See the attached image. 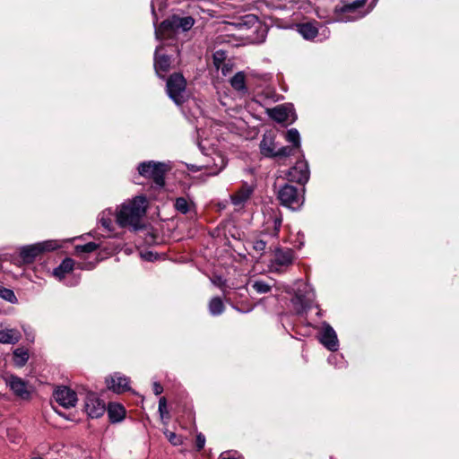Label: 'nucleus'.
Masks as SVG:
<instances>
[{
	"label": "nucleus",
	"instance_id": "obj_17",
	"mask_svg": "<svg viewBox=\"0 0 459 459\" xmlns=\"http://www.w3.org/2000/svg\"><path fill=\"white\" fill-rule=\"evenodd\" d=\"M238 30H245L254 29L257 30L258 27L261 26L260 22L256 15L247 14L240 17L238 21L231 23Z\"/></svg>",
	"mask_w": 459,
	"mask_h": 459
},
{
	"label": "nucleus",
	"instance_id": "obj_8",
	"mask_svg": "<svg viewBox=\"0 0 459 459\" xmlns=\"http://www.w3.org/2000/svg\"><path fill=\"white\" fill-rule=\"evenodd\" d=\"M4 381L17 398L24 401L30 400L33 389L27 381L14 375L6 376Z\"/></svg>",
	"mask_w": 459,
	"mask_h": 459
},
{
	"label": "nucleus",
	"instance_id": "obj_15",
	"mask_svg": "<svg viewBox=\"0 0 459 459\" xmlns=\"http://www.w3.org/2000/svg\"><path fill=\"white\" fill-rule=\"evenodd\" d=\"M253 194V188L245 184L231 195V202L237 210L244 207Z\"/></svg>",
	"mask_w": 459,
	"mask_h": 459
},
{
	"label": "nucleus",
	"instance_id": "obj_35",
	"mask_svg": "<svg viewBox=\"0 0 459 459\" xmlns=\"http://www.w3.org/2000/svg\"><path fill=\"white\" fill-rule=\"evenodd\" d=\"M252 287L259 294L268 293L271 290V286L263 281H255Z\"/></svg>",
	"mask_w": 459,
	"mask_h": 459
},
{
	"label": "nucleus",
	"instance_id": "obj_25",
	"mask_svg": "<svg viewBox=\"0 0 459 459\" xmlns=\"http://www.w3.org/2000/svg\"><path fill=\"white\" fill-rule=\"evenodd\" d=\"M212 160L213 165L206 164V168L210 169L209 175L216 176L226 167L227 160L221 154H216Z\"/></svg>",
	"mask_w": 459,
	"mask_h": 459
},
{
	"label": "nucleus",
	"instance_id": "obj_27",
	"mask_svg": "<svg viewBox=\"0 0 459 459\" xmlns=\"http://www.w3.org/2000/svg\"><path fill=\"white\" fill-rule=\"evenodd\" d=\"M99 221L108 232L113 231V214L110 210L103 211L99 215Z\"/></svg>",
	"mask_w": 459,
	"mask_h": 459
},
{
	"label": "nucleus",
	"instance_id": "obj_41",
	"mask_svg": "<svg viewBox=\"0 0 459 459\" xmlns=\"http://www.w3.org/2000/svg\"><path fill=\"white\" fill-rule=\"evenodd\" d=\"M266 247V242L263 239H255L253 242V248L259 253L264 252Z\"/></svg>",
	"mask_w": 459,
	"mask_h": 459
},
{
	"label": "nucleus",
	"instance_id": "obj_10",
	"mask_svg": "<svg viewBox=\"0 0 459 459\" xmlns=\"http://www.w3.org/2000/svg\"><path fill=\"white\" fill-rule=\"evenodd\" d=\"M294 252L290 248L281 249L276 248L274 258L272 260L270 268L272 272L282 273L283 268L289 267L293 264Z\"/></svg>",
	"mask_w": 459,
	"mask_h": 459
},
{
	"label": "nucleus",
	"instance_id": "obj_31",
	"mask_svg": "<svg viewBox=\"0 0 459 459\" xmlns=\"http://www.w3.org/2000/svg\"><path fill=\"white\" fill-rule=\"evenodd\" d=\"M292 303L298 314H301L310 307V304L305 301L299 294H296L292 299Z\"/></svg>",
	"mask_w": 459,
	"mask_h": 459
},
{
	"label": "nucleus",
	"instance_id": "obj_36",
	"mask_svg": "<svg viewBox=\"0 0 459 459\" xmlns=\"http://www.w3.org/2000/svg\"><path fill=\"white\" fill-rule=\"evenodd\" d=\"M98 245L94 242H89L84 245H78L75 247V251L77 253H91L98 248Z\"/></svg>",
	"mask_w": 459,
	"mask_h": 459
},
{
	"label": "nucleus",
	"instance_id": "obj_20",
	"mask_svg": "<svg viewBox=\"0 0 459 459\" xmlns=\"http://www.w3.org/2000/svg\"><path fill=\"white\" fill-rule=\"evenodd\" d=\"M317 22H305L298 24L299 33L307 40L314 39L318 34Z\"/></svg>",
	"mask_w": 459,
	"mask_h": 459
},
{
	"label": "nucleus",
	"instance_id": "obj_29",
	"mask_svg": "<svg viewBox=\"0 0 459 459\" xmlns=\"http://www.w3.org/2000/svg\"><path fill=\"white\" fill-rule=\"evenodd\" d=\"M228 60V53L219 49L212 54V64L214 68L219 71L220 67Z\"/></svg>",
	"mask_w": 459,
	"mask_h": 459
},
{
	"label": "nucleus",
	"instance_id": "obj_21",
	"mask_svg": "<svg viewBox=\"0 0 459 459\" xmlns=\"http://www.w3.org/2000/svg\"><path fill=\"white\" fill-rule=\"evenodd\" d=\"M106 411L111 422H119L126 415L125 408L118 403H109Z\"/></svg>",
	"mask_w": 459,
	"mask_h": 459
},
{
	"label": "nucleus",
	"instance_id": "obj_4",
	"mask_svg": "<svg viewBox=\"0 0 459 459\" xmlns=\"http://www.w3.org/2000/svg\"><path fill=\"white\" fill-rule=\"evenodd\" d=\"M166 91L175 104L181 105L186 100V81L181 74L169 75L166 83Z\"/></svg>",
	"mask_w": 459,
	"mask_h": 459
},
{
	"label": "nucleus",
	"instance_id": "obj_14",
	"mask_svg": "<svg viewBox=\"0 0 459 459\" xmlns=\"http://www.w3.org/2000/svg\"><path fill=\"white\" fill-rule=\"evenodd\" d=\"M108 389L120 394L129 390V379L118 373H115L106 379Z\"/></svg>",
	"mask_w": 459,
	"mask_h": 459
},
{
	"label": "nucleus",
	"instance_id": "obj_26",
	"mask_svg": "<svg viewBox=\"0 0 459 459\" xmlns=\"http://www.w3.org/2000/svg\"><path fill=\"white\" fill-rule=\"evenodd\" d=\"M20 340L19 333L14 329L0 330V342L14 344Z\"/></svg>",
	"mask_w": 459,
	"mask_h": 459
},
{
	"label": "nucleus",
	"instance_id": "obj_16",
	"mask_svg": "<svg viewBox=\"0 0 459 459\" xmlns=\"http://www.w3.org/2000/svg\"><path fill=\"white\" fill-rule=\"evenodd\" d=\"M78 398L76 393L65 385H59V406L64 408L74 407Z\"/></svg>",
	"mask_w": 459,
	"mask_h": 459
},
{
	"label": "nucleus",
	"instance_id": "obj_2",
	"mask_svg": "<svg viewBox=\"0 0 459 459\" xmlns=\"http://www.w3.org/2000/svg\"><path fill=\"white\" fill-rule=\"evenodd\" d=\"M146 212V198L136 196L133 200L122 204L117 213V222L122 227H130L134 230L142 228V218Z\"/></svg>",
	"mask_w": 459,
	"mask_h": 459
},
{
	"label": "nucleus",
	"instance_id": "obj_18",
	"mask_svg": "<svg viewBox=\"0 0 459 459\" xmlns=\"http://www.w3.org/2000/svg\"><path fill=\"white\" fill-rule=\"evenodd\" d=\"M278 147L271 134H264L260 143L261 153L269 158H275Z\"/></svg>",
	"mask_w": 459,
	"mask_h": 459
},
{
	"label": "nucleus",
	"instance_id": "obj_1",
	"mask_svg": "<svg viewBox=\"0 0 459 459\" xmlns=\"http://www.w3.org/2000/svg\"><path fill=\"white\" fill-rule=\"evenodd\" d=\"M167 1L168 0H152L151 3L155 37L160 41L174 39L178 34L188 31L195 24V20L191 16L173 14L157 26L159 17L156 9H158L159 12H162L168 5Z\"/></svg>",
	"mask_w": 459,
	"mask_h": 459
},
{
	"label": "nucleus",
	"instance_id": "obj_40",
	"mask_svg": "<svg viewBox=\"0 0 459 459\" xmlns=\"http://www.w3.org/2000/svg\"><path fill=\"white\" fill-rule=\"evenodd\" d=\"M159 412L162 419L169 415V411L167 410V401L165 397H161L159 401Z\"/></svg>",
	"mask_w": 459,
	"mask_h": 459
},
{
	"label": "nucleus",
	"instance_id": "obj_5",
	"mask_svg": "<svg viewBox=\"0 0 459 459\" xmlns=\"http://www.w3.org/2000/svg\"><path fill=\"white\" fill-rule=\"evenodd\" d=\"M57 244L54 240L44 241L21 247L20 257L24 264L33 263L41 254L55 250Z\"/></svg>",
	"mask_w": 459,
	"mask_h": 459
},
{
	"label": "nucleus",
	"instance_id": "obj_34",
	"mask_svg": "<svg viewBox=\"0 0 459 459\" xmlns=\"http://www.w3.org/2000/svg\"><path fill=\"white\" fill-rule=\"evenodd\" d=\"M0 298L4 299V300H7L11 303H14L17 301L14 292L12 290L4 288L1 285H0Z\"/></svg>",
	"mask_w": 459,
	"mask_h": 459
},
{
	"label": "nucleus",
	"instance_id": "obj_7",
	"mask_svg": "<svg viewBox=\"0 0 459 459\" xmlns=\"http://www.w3.org/2000/svg\"><path fill=\"white\" fill-rule=\"evenodd\" d=\"M278 199L282 205L292 210L299 208L304 202V197L299 192V189L289 184H286L279 190Z\"/></svg>",
	"mask_w": 459,
	"mask_h": 459
},
{
	"label": "nucleus",
	"instance_id": "obj_32",
	"mask_svg": "<svg viewBox=\"0 0 459 459\" xmlns=\"http://www.w3.org/2000/svg\"><path fill=\"white\" fill-rule=\"evenodd\" d=\"M74 265V262L71 258H65L63 260L61 264H59V281L62 280L65 273H70Z\"/></svg>",
	"mask_w": 459,
	"mask_h": 459
},
{
	"label": "nucleus",
	"instance_id": "obj_12",
	"mask_svg": "<svg viewBox=\"0 0 459 459\" xmlns=\"http://www.w3.org/2000/svg\"><path fill=\"white\" fill-rule=\"evenodd\" d=\"M288 176L291 181H295L299 184L307 183L309 178L307 162L303 160L297 161L295 166L290 169Z\"/></svg>",
	"mask_w": 459,
	"mask_h": 459
},
{
	"label": "nucleus",
	"instance_id": "obj_39",
	"mask_svg": "<svg viewBox=\"0 0 459 459\" xmlns=\"http://www.w3.org/2000/svg\"><path fill=\"white\" fill-rule=\"evenodd\" d=\"M233 62L228 58V60L220 67V70L221 71V74L223 76H227L230 74H231L233 70Z\"/></svg>",
	"mask_w": 459,
	"mask_h": 459
},
{
	"label": "nucleus",
	"instance_id": "obj_44",
	"mask_svg": "<svg viewBox=\"0 0 459 459\" xmlns=\"http://www.w3.org/2000/svg\"><path fill=\"white\" fill-rule=\"evenodd\" d=\"M153 392L156 395H159L163 392V387L161 386L160 384L155 382L153 384Z\"/></svg>",
	"mask_w": 459,
	"mask_h": 459
},
{
	"label": "nucleus",
	"instance_id": "obj_22",
	"mask_svg": "<svg viewBox=\"0 0 459 459\" xmlns=\"http://www.w3.org/2000/svg\"><path fill=\"white\" fill-rule=\"evenodd\" d=\"M266 115H296V110L292 103L287 102L277 105L273 108L265 109Z\"/></svg>",
	"mask_w": 459,
	"mask_h": 459
},
{
	"label": "nucleus",
	"instance_id": "obj_48",
	"mask_svg": "<svg viewBox=\"0 0 459 459\" xmlns=\"http://www.w3.org/2000/svg\"><path fill=\"white\" fill-rule=\"evenodd\" d=\"M77 282H78V279H75L74 284H76Z\"/></svg>",
	"mask_w": 459,
	"mask_h": 459
},
{
	"label": "nucleus",
	"instance_id": "obj_9",
	"mask_svg": "<svg viewBox=\"0 0 459 459\" xmlns=\"http://www.w3.org/2000/svg\"><path fill=\"white\" fill-rule=\"evenodd\" d=\"M106 409L104 401L96 393L87 392L84 400V410L89 417L98 419L105 413Z\"/></svg>",
	"mask_w": 459,
	"mask_h": 459
},
{
	"label": "nucleus",
	"instance_id": "obj_46",
	"mask_svg": "<svg viewBox=\"0 0 459 459\" xmlns=\"http://www.w3.org/2000/svg\"><path fill=\"white\" fill-rule=\"evenodd\" d=\"M377 2H378V0H372L371 1V8H374V6L377 4Z\"/></svg>",
	"mask_w": 459,
	"mask_h": 459
},
{
	"label": "nucleus",
	"instance_id": "obj_3",
	"mask_svg": "<svg viewBox=\"0 0 459 459\" xmlns=\"http://www.w3.org/2000/svg\"><path fill=\"white\" fill-rule=\"evenodd\" d=\"M367 0H354L351 3L343 4L341 6L333 7L334 17L328 22H347L364 17L373 8L368 12H362L360 9L366 4Z\"/></svg>",
	"mask_w": 459,
	"mask_h": 459
},
{
	"label": "nucleus",
	"instance_id": "obj_37",
	"mask_svg": "<svg viewBox=\"0 0 459 459\" xmlns=\"http://www.w3.org/2000/svg\"><path fill=\"white\" fill-rule=\"evenodd\" d=\"M164 435L173 446H179L182 444V437L178 436L175 432L165 429Z\"/></svg>",
	"mask_w": 459,
	"mask_h": 459
},
{
	"label": "nucleus",
	"instance_id": "obj_30",
	"mask_svg": "<svg viewBox=\"0 0 459 459\" xmlns=\"http://www.w3.org/2000/svg\"><path fill=\"white\" fill-rule=\"evenodd\" d=\"M285 139L287 142L290 143L294 148L300 151V136L297 129L292 128L288 130L285 133Z\"/></svg>",
	"mask_w": 459,
	"mask_h": 459
},
{
	"label": "nucleus",
	"instance_id": "obj_33",
	"mask_svg": "<svg viewBox=\"0 0 459 459\" xmlns=\"http://www.w3.org/2000/svg\"><path fill=\"white\" fill-rule=\"evenodd\" d=\"M296 152H300L297 148H294V146H282L277 149L275 157H289L291 155H294Z\"/></svg>",
	"mask_w": 459,
	"mask_h": 459
},
{
	"label": "nucleus",
	"instance_id": "obj_38",
	"mask_svg": "<svg viewBox=\"0 0 459 459\" xmlns=\"http://www.w3.org/2000/svg\"><path fill=\"white\" fill-rule=\"evenodd\" d=\"M175 208L177 211L186 214L189 211V206L187 201L184 197H179L176 199Z\"/></svg>",
	"mask_w": 459,
	"mask_h": 459
},
{
	"label": "nucleus",
	"instance_id": "obj_45",
	"mask_svg": "<svg viewBox=\"0 0 459 459\" xmlns=\"http://www.w3.org/2000/svg\"><path fill=\"white\" fill-rule=\"evenodd\" d=\"M56 395H57V387L53 390V398L57 402V397Z\"/></svg>",
	"mask_w": 459,
	"mask_h": 459
},
{
	"label": "nucleus",
	"instance_id": "obj_23",
	"mask_svg": "<svg viewBox=\"0 0 459 459\" xmlns=\"http://www.w3.org/2000/svg\"><path fill=\"white\" fill-rule=\"evenodd\" d=\"M271 224L273 227V231H271L270 234L277 238L282 224V216L281 212H275L272 216H270V218L266 221V230H270Z\"/></svg>",
	"mask_w": 459,
	"mask_h": 459
},
{
	"label": "nucleus",
	"instance_id": "obj_49",
	"mask_svg": "<svg viewBox=\"0 0 459 459\" xmlns=\"http://www.w3.org/2000/svg\"><path fill=\"white\" fill-rule=\"evenodd\" d=\"M32 459H42V458H40V457H35V458H32Z\"/></svg>",
	"mask_w": 459,
	"mask_h": 459
},
{
	"label": "nucleus",
	"instance_id": "obj_24",
	"mask_svg": "<svg viewBox=\"0 0 459 459\" xmlns=\"http://www.w3.org/2000/svg\"><path fill=\"white\" fill-rule=\"evenodd\" d=\"M30 358L29 350L24 347H18L13 351V363L16 367H23Z\"/></svg>",
	"mask_w": 459,
	"mask_h": 459
},
{
	"label": "nucleus",
	"instance_id": "obj_28",
	"mask_svg": "<svg viewBox=\"0 0 459 459\" xmlns=\"http://www.w3.org/2000/svg\"><path fill=\"white\" fill-rule=\"evenodd\" d=\"M224 311V305L222 300L218 298H212L209 302V312L212 316H219Z\"/></svg>",
	"mask_w": 459,
	"mask_h": 459
},
{
	"label": "nucleus",
	"instance_id": "obj_47",
	"mask_svg": "<svg viewBox=\"0 0 459 459\" xmlns=\"http://www.w3.org/2000/svg\"><path fill=\"white\" fill-rule=\"evenodd\" d=\"M52 273H53V275L57 276V273H58L57 267L54 268Z\"/></svg>",
	"mask_w": 459,
	"mask_h": 459
},
{
	"label": "nucleus",
	"instance_id": "obj_13",
	"mask_svg": "<svg viewBox=\"0 0 459 459\" xmlns=\"http://www.w3.org/2000/svg\"><path fill=\"white\" fill-rule=\"evenodd\" d=\"M321 343L330 351H337L339 347V342L337 334L333 328L328 324L325 323L322 327L320 335Z\"/></svg>",
	"mask_w": 459,
	"mask_h": 459
},
{
	"label": "nucleus",
	"instance_id": "obj_6",
	"mask_svg": "<svg viewBox=\"0 0 459 459\" xmlns=\"http://www.w3.org/2000/svg\"><path fill=\"white\" fill-rule=\"evenodd\" d=\"M168 168L165 164L154 161L143 162L138 166L139 174L152 179L158 187L164 186V176Z\"/></svg>",
	"mask_w": 459,
	"mask_h": 459
},
{
	"label": "nucleus",
	"instance_id": "obj_42",
	"mask_svg": "<svg viewBox=\"0 0 459 459\" xmlns=\"http://www.w3.org/2000/svg\"><path fill=\"white\" fill-rule=\"evenodd\" d=\"M196 448L197 450H201L204 448L205 445V437L202 433H198L196 435Z\"/></svg>",
	"mask_w": 459,
	"mask_h": 459
},
{
	"label": "nucleus",
	"instance_id": "obj_11",
	"mask_svg": "<svg viewBox=\"0 0 459 459\" xmlns=\"http://www.w3.org/2000/svg\"><path fill=\"white\" fill-rule=\"evenodd\" d=\"M154 69L160 78H165L171 65V57L163 52V47L158 46L154 53Z\"/></svg>",
	"mask_w": 459,
	"mask_h": 459
},
{
	"label": "nucleus",
	"instance_id": "obj_19",
	"mask_svg": "<svg viewBox=\"0 0 459 459\" xmlns=\"http://www.w3.org/2000/svg\"><path fill=\"white\" fill-rule=\"evenodd\" d=\"M230 86L240 94H247V77L244 71L236 73L230 80Z\"/></svg>",
	"mask_w": 459,
	"mask_h": 459
},
{
	"label": "nucleus",
	"instance_id": "obj_43",
	"mask_svg": "<svg viewBox=\"0 0 459 459\" xmlns=\"http://www.w3.org/2000/svg\"><path fill=\"white\" fill-rule=\"evenodd\" d=\"M277 123L283 124V123H293L294 122V117H272Z\"/></svg>",
	"mask_w": 459,
	"mask_h": 459
}]
</instances>
